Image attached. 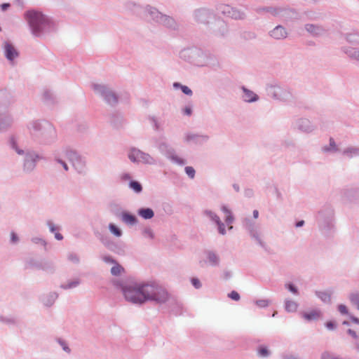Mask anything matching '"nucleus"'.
Listing matches in <instances>:
<instances>
[{"mask_svg": "<svg viewBox=\"0 0 359 359\" xmlns=\"http://www.w3.org/2000/svg\"><path fill=\"white\" fill-rule=\"evenodd\" d=\"M206 214L213 220L215 221L217 225H218V228H219V231L220 233L222 234H224L225 233V228H224V224H222L219 219V217L215 215L213 212H206Z\"/></svg>", "mask_w": 359, "mask_h": 359, "instance_id": "nucleus-7", "label": "nucleus"}, {"mask_svg": "<svg viewBox=\"0 0 359 359\" xmlns=\"http://www.w3.org/2000/svg\"><path fill=\"white\" fill-rule=\"evenodd\" d=\"M60 162L62 163V166H63L64 169H65V170H68V167H67V165L66 164V163L62 162V161H60Z\"/></svg>", "mask_w": 359, "mask_h": 359, "instance_id": "nucleus-41", "label": "nucleus"}, {"mask_svg": "<svg viewBox=\"0 0 359 359\" xmlns=\"http://www.w3.org/2000/svg\"><path fill=\"white\" fill-rule=\"evenodd\" d=\"M104 261L107 263H116L114 259H112L110 257H104L103 258Z\"/></svg>", "mask_w": 359, "mask_h": 359, "instance_id": "nucleus-31", "label": "nucleus"}, {"mask_svg": "<svg viewBox=\"0 0 359 359\" xmlns=\"http://www.w3.org/2000/svg\"><path fill=\"white\" fill-rule=\"evenodd\" d=\"M322 359H338L337 358H335L330 354L325 353L323 355Z\"/></svg>", "mask_w": 359, "mask_h": 359, "instance_id": "nucleus-29", "label": "nucleus"}, {"mask_svg": "<svg viewBox=\"0 0 359 359\" xmlns=\"http://www.w3.org/2000/svg\"><path fill=\"white\" fill-rule=\"evenodd\" d=\"M11 239L13 242H16L18 241V237L14 233H11Z\"/></svg>", "mask_w": 359, "mask_h": 359, "instance_id": "nucleus-38", "label": "nucleus"}, {"mask_svg": "<svg viewBox=\"0 0 359 359\" xmlns=\"http://www.w3.org/2000/svg\"><path fill=\"white\" fill-rule=\"evenodd\" d=\"M124 272V269L116 262L114 263V265L111 269V273L114 276H119Z\"/></svg>", "mask_w": 359, "mask_h": 359, "instance_id": "nucleus-11", "label": "nucleus"}, {"mask_svg": "<svg viewBox=\"0 0 359 359\" xmlns=\"http://www.w3.org/2000/svg\"><path fill=\"white\" fill-rule=\"evenodd\" d=\"M306 29L309 32L318 34V32H316V29L318 30V28H316L313 25H306Z\"/></svg>", "mask_w": 359, "mask_h": 359, "instance_id": "nucleus-26", "label": "nucleus"}, {"mask_svg": "<svg viewBox=\"0 0 359 359\" xmlns=\"http://www.w3.org/2000/svg\"><path fill=\"white\" fill-rule=\"evenodd\" d=\"M232 17L235 18H241L242 17V15L240 13H238L237 14H232Z\"/></svg>", "mask_w": 359, "mask_h": 359, "instance_id": "nucleus-40", "label": "nucleus"}, {"mask_svg": "<svg viewBox=\"0 0 359 359\" xmlns=\"http://www.w3.org/2000/svg\"><path fill=\"white\" fill-rule=\"evenodd\" d=\"M9 6H10L9 4H3L1 5V8H2L3 11H5Z\"/></svg>", "mask_w": 359, "mask_h": 359, "instance_id": "nucleus-39", "label": "nucleus"}, {"mask_svg": "<svg viewBox=\"0 0 359 359\" xmlns=\"http://www.w3.org/2000/svg\"><path fill=\"white\" fill-rule=\"evenodd\" d=\"M55 237L57 240H62L63 238L62 236L59 233H55Z\"/></svg>", "mask_w": 359, "mask_h": 359, "instance_id": "nucleus-37", "label": "nucleus"}, {"mask_svg": "<svg viewBox=\"0 0 359 359\" xmlns=\"http://www.w3.org/2000/svg\"><path fill=\"white\" fill-rule=\"evenodd\" d=\"M63 348H64V350H65V351H67V352H69V348H68V347H67V346H63Z\"/></svg>", "mask_w": 359, "mask_h": 359, "instance_id": "nucleus-47", "label": "nucleus"}, {"mask_svg": "<svg viewBox=\"0 0 359 359\" xmlns=\"http://www.w3.org/2000/svg\"><path fill=\"white\" fill-rule=\"evenodd\" d=\"M105 100L109 103V104H112L114 102H117V98L115 96V95L111 92L108 93L106 95H105Z\"/></svg>", "mask_w": 359, "mask_h": 359, "instance_id": "nucleus-17", "label": "nucleus"}, {"mask_svg": "<svg viewBox=\"0 0 359 359\" xmlns=\"http://www.w3.org/2000/svg\"><path fill=\"white\" fill-rule=\"evenodd\" d=\"M50 229L51 231H54L55 230V228L53 225L50 226Z\"/></svg>", "mask_w": 359, "mask_h": 359, "instance_id": "nucleus-46", "label": "nucleus"}, {"mask_svg": "<svg viewBox=\"0 0 359 359\" xmlns=\"http://www.w3.org/2000/svg\"><path fill=\"white\" fill-rule=\"evenodd\" d=\"M4 50L6 57L9 60H13L14 58L18 57V53L15 49L13 46L9 43L6 42L4 44Z\"/></svg>", "mask_w": 359, "mask_h": 359, "instance_id": "nucleus-5", "label": "nucleus"}, {"mask_svg": "<svg viewBox=\"0 0 359 359\" xmlns=\"http://www.w3.org/2000/svg\"><path fill=\"white\" fill-rule=\"evenodd\" d=\"M271 36L276 39H284L287 36V32L282 26H277L271 32Z\"/></svg>", "mask_w": 359, "mask_h": 359, "instance_id": "nucleus-6", "label": "nucleus"}, {"mask_svg": "<svg viewBox=\"0 0 359 359\" xmlns=\"http://www.w3.org/2000/svg\"><path fill=\"white\" fill-rule=\"evenodd\" d=\"M123 220L126 223L134 224L136 221V219L133 215L124 214L123 215Z\"/></svg>", "mask_w": 359, "mask_h": 359, "instance_id": "nucleus-15", "label": "nucleus"}, {"mask_svg": "<svg viewBox=\"0 0 359 359\" xmlns=\"http://www.w3.org/2000/svg\"><path fill=\"white\" fill-rule=\"evenodd\" d=\"M222 211L225 213L226 215V222L229 224H231L233 219L231 215V212L226 208V207L224 206L222 207Z\"/></svg>", "mask_w": 359, "mask_h": 359, "instance_id": "nucleus-12", "label": "nucleus"}, {"mask_svg": "<svg viewBox=\"0 0 359 359\" xmlns=\"http://www.w3.org/2000/svg\"><path fill=\"white\" fill-rule=\"evenodd\" d=\"M351 301L353 304H355L359 309V294H353L351 296Z\"/></svg>", "mask_w": 359, "mask_h": 359, "instance_id": "nucleus-21", "label": "nucleus"}, {"mask_svg": "<svg viewBox=\"0 0 359 359\" xmlns=\"http://www.w3.org/2000/svg\"><path fill=\"white\" fill-rule=\"evenodd\" d=\"M258 354L261 357H267L269 355V351L266 346H261L258 348Z\"/></svg>", "mask_w": 359, "mask_h": 359, "instance_id": "nucleus-16", "label": "nucleus"}, {"mask_svg": "<svg viewBox=\"0 0 359 359\" xmlns=\"http://www.w3.org/2000/svg\"><path fill=\"white\" fill-rule=\"evenodd\" d=\"M326 327L330 330H332L334 327V325L332 322H327L326 323Z\"/></svg>", "mask_w": 359, "mask_h": 359, "instance_id": "nucleus-34", "label": "nucleus"}, {"mask_svg": "<svg viewBox=\"0 0 359 359\" xmlns=\"http://www.w3.org/2000/svg\"><path fill=\"white\" fill-rule=\"evenodd\" d=\"M287 288L293 293L294 294H297V289L294 287V286L292 284H288L287 285Z\"/></svg>", "mask_w": 359, "mask_h": 359, "instance_id": "nucleus-30", "label": "nucleus"}, {"mask_svg": "<svg viewBox=\"0 0 359 359\" xmlns=\"http://www.w3.org/2000/svg\"><path fill=\"white\" fill-rule=\"evenodd\" d=\"M144 233L146 236L150 237V238H153V233L150 231V230H147L144 231Z\"/></svg>", "mask_w": 359, "mask_h": 359, "instance_id": "nucleus-35", "label": "nucleus"}, {"mask_svg": "<svg viewBox=\"0 0 359 359\" xmlns=\"http://www.w3.org/2000/svg\"><path fill=\"white\" fill-rule=\"evenodd\" d=\"M185 172L187 174V175L191 177L194 178L195 176V170L193 167L187 166L185 168Z\"/></svg>", "mask_w": 359, "mask_h": 359, "instance_id": "nucleus-20", "label": "nucleus"}, {"mask_svg": "<svg viewBox=\"0 0 359 359\" xmlns=\"http://www.w3.org/2000/svg\"><path fill=\"white\" fill-rule=\"evenodd\" d=\"M348 332L349 334L351 336H352L353 338H356L357 337L355 332L353 331L352 330H348Z\"/></svg>", "mask_w": 359, "mask_h": 359, "instance_id": "nucleus-36", "label": "nucleus"}, {"mask_svg": "<svg viewBox=\"0 0 359 359\" xmlns=\"http://www.w3.org/2000/svg\"><path fill=\"white\" fill-rule=\"evenodd\" d=\"M179 86V84H178V83H175V84H174V86H175V87H176V86Z\"/></svg>", "mask_w": 359, "mask_h": 359, "instance_id": "nucleus-49", "label": "nucleus"}, {"mask_svg": "<svg viewBox=\"0 0 359 359\" xmlns=\"http://www.w3.org/2000/svg\"><path fill=\"white\" fill-rule=\"evenodd\" d=\"M17 151H18V154H20L22 153L21 151H18V150H17Z\"/></svg>", "mask_w": 359, "mask_h": 359, "instance_id": "nucleus-50", "label": "nucleus"}, {"mask_svg": "<svg viewBox=\"0 0 359 359\" xmlns=\"http://www.w3.org/2000/svg\"><path fill=\"white\" fill-rule=\"evenodd\" d=\"M109 228L112 233H114L116 236H121V231L116 227L114 224H110L109 225Z\"/></svg>", "mask_w": 359, "mask_h": 359, "instance_id": "nucleus-18", "label": "nucleus"}, {"mask_svg": "<svg viewBox=\"0 0 359 359\" xmlns=\"http://www.w3.org/2000/svg\"><path fill=\"white\" fill-rule=\"evenodd\" d=\"M285 359H297L296 358H294V356H292V355H290V356H287L285 358Z\"/></svg>", "mask_w": 359, "mask_h": 359, "instance_id": "nucleus-45", "label": "nucleus"}, {"mask_svg": "<svg viewBox=\"0 0 359 359\" xmlns=\"http://www.w3.org/2000/svg\"><path fill=\"white\" fill-rule=\"evenodd\" d=\"M256 304L259 306V307H265L266 306H268L269 304V302L267 300H265V299H260V300H257L256 302Z\"/></svg>", "mask_w": 359, "mask_h": 359, "instance_id": "nucleus-24", "label": "nucleus"}, {"mask_svg": "<svg viewBox=\"0 0 359 359\" xmlns=\"http://www.w3.org/2000/svg\"><path fill=\"white\" fill-rule=\"evenodd\" d=\"M181 89H182V92L186 95H190L192 94L191 90L186 86H182Z\"/></svg>", "mask_w": 359, "mask_h": 359, "instance_id": "nucleus-25", "label": "nucleus"}, {"mask_svg": "<svg viewBox=\"0 0 359 359\" xmlns=\"http://www.w3.org/2000/svg\"><path fill=\"white\" fill-rule=\"evenodd\" d=\"M67 158L72 162L76 169H81L82 168V162L78 155L74 151H69L67 153Z\"/></svg>", "mask_w": 359, "mask_h": 359, "instance_id": "nucleus-4", "label": "nucleus"}, {"mask_svg": "<svg viewBox=\"0 0 359 359\" xmlns=\"http://www.w3.org/2000/svg\"><path fill=\"white\" fill-rule=\"evenodd\" d=\"M229 297L233 300L238 301L240 299V295L236 291H232L228 294Z\"/></svg>", "mask_w": 359, "mask_h": 359, "instance_id": "nucleus-23", "label": "nucleus"}, {"mask_svg": "<svg viewBox=\"0 0 359 359\" xmlns=\"http://www.w3.org/2000/svg\"><path fill=\"white\" fill-rule=\"evenodd\" d=\"M318 296L324 302H329L330 300V295L326 292H318Z\"/></svg>", "mask_w": 359, "mask_h": 359, "instance_id": "nucleus-22", "label": "nucleus"}, {"mask_svg": "<svg viewBox=\"0 0 359 359\" xmlns=\"http://www.w3.org/2000/svg\"><path fill=\"white\" fill-rule=\"evenodd\" d=\"M244 99L246 102H254L257 100V96L252 91L248 90L243 88Z\"/></svg>", "mask_w": 359, "mask_h": 359, "instance_id": "nucleus-10", "label": "nucleus"}, {"mask_svg": "<svg viewBox=\"0 0 359 359\" xmlns=\"http://www.w3.org/2000/svg\"><path fill=\"white\" fill-rule=\"evenodd\" d=\"M172 159L179 164H184V161L182 158H180L178 157H172Z\"/></svg>", "mask_w": 359, "mask_h": 359, "instance_id": "nucleus-32", "label": "nucleus"}, {"mask_svg": "<svg viewBox=\"0 0 359 359\" xmlns=\"http://www.w3.org/2000/svg\"><path fill=\"white\" fill-rule=\"evenodd\" d=\"M351 320L353 322L358 323L359 324V319L355 317L351 318Z\"/></svg>", "mask_w": 359, "mask_h": 359, "instance_id": "nucleus-44", "label": "nucleus"}, {"mask_svg": "<svg viewBox=\"0 0 359 359\" xmlns=\"http://www.w3.org/2000/svg\"><path fill=\"white\" fill-rule=\"evenodd\" d=\"M122 291L128 302L138 304L148 301L164 302L168 297L163 287L154 284L130 283L122 287Z\"/></svg>", "mask_w": 359, "mask_h": 359, "instance_id": "nucleus-1", "label": "nucleus"}, {"mask_svg": "<svg viewBox=\"0 0 359 359\" xmlns=\"http://www.w3.org/2000/svg\"><path fill=\"white\" fill-rule=\"evenodd\" d=\"M330 145L331 146H334V142L332 140H331V142H330Z\"/></svg>", "mask_w": 359, "mask_h": 359, "instance_id": "nucleus-48", "label": "nucleus"}, {"mask_svg": "<svg viewBox=\"0 0 359 359\" xmlns=\"http://www.w3.org/2000/svg\"><path fill=\"white\" fill-rule=\"evenodd\" d=\"M258 215H259V212H258V211H257V210H254V211H253V216H254V217H255V218H257V217H258Z\"/></svg>", "mask_w": 359, "mask_h": 359, "instance_id": "nucleus-42", "label": "nucleus"}, {"mask_svg": "<svg viewBox=\"0 0 359 359\" xmlns=\"http://www.w3.org/2000/svg\"><path fill=\"white\" fill-rule=\"evenodd\" d=\"M339 311L342 314H347L348 310L345 305L341 304L338 307Z\"/></svg>", "mask_w": 359, "mask_h": 359, "instance_id": "nucleus-27", "label": "nucleus"}, {"mask_svg": "<svg viewBox=\"0 0 359 359\" xmlns=\"http://www.w3.org/2000/svg\"><path fill=\"white\" fill-rule=\"evenodd\" d=\"M130 187L137 193L140 192L142 189V185L138 182L136 181L130 182Z\"/></svg>", "mask_w": 359, "mask_h": 359, "instance_id": "nucleus-13", "label": "nucleus"}, {"mask_svg": "<svg viewBox=\"0 0 359 359\" xmlns=\"http://www.w3.org/2000/svg\"><path fill=\"white\" fill-rule=\"evenodd\" d=\"M208 258L210 264H216L218 262L217 256L213 253H208Z\"/></svg>", "mask_w": 359, "mask_h": 359, "instance_id": "nucleus-19", "label": "nucleus"}, {"mask_svg": "<svg viewBox=\"0 0 359 359\" xmlns=\"http://www.w3.org/2000/svg\"><path fill=\"white\" fill-rule=\"evenodd\" d=\"M191 283L196 288H199L201 286V284L199 280L197 278H192Z\"/></svg>", "mask_w": 359, "mask_h": 359, "instance_id": "nucleus-28", "label": "nucleus"}, {"mask_svg": "<svg viewBox=\"0 0 359 359\" xmlns=\"http://www.w3.org/2000/svg\"><path fill=\"white\" fill-rule=\"evenodd\" d=\"M129 159L133 163H142L146 164H151L154 163L153 158L139 149H131L128 154Z\"/></svg>", "mask_w": 359, "mask_h": 359, "instance_id": "nucleus-3", "label": "nucleus"}, {"mask_svg": "<svg viewBox=\"0 0 359 359\" xmlns=\"http://www.w3.org/2000/svg\"><path fill=\"white\" fill-rule=\"evenodd\" d=\"M184 112L185 114L189 116L191 114V109L190 107H186L184 109Z\"/></svg>", "mask_w": 359, "mask_h": 359, "instance_id": "nucleus-33", "label": "nucleus"}, {"mask_svg": "<svg viewBox=\"0 0 359 359\" xmlns=\"http://www.w3.org/2000/svg\"><path fill=\"white\" fill-rule=\"evenodd\" d=\"M138 214L144 219H151L154 217V211L150 208H142L139 210Z\"/></svg>", "mask_w": 359, "mask_h": 359, "instance_id": "nucleus-9", "label": "nucleus"}, {"mask_svg": "<svg viewBox=\"0 0 359 359\" xmlns=\"http://www.w3.org/2000/svg\"><path fill=\"white\" fill-rule=\"evenodd\" d=\"M285 308L288 311H294L297 308V304L293 301H287L285 304Z\"/></svg>", "mask_w": 359, "mask_h": 359, "instance_id": "nucleus-14", "label": "nucleus"}, {"mask_svg": "<svg viewBox=\"0 0 359 359\" xmlns=\"http://www.w3.org/2000/svg\"><path fill=\"white\" fill-rule=\"evenodd\" d=\"M304 223V221H300V222L297 223L296 226L297 227H300V226H303Z\"/></svg>", "mask_w": 359, "mask_h": 359, "instance_id": "nucleus-43", "label": "nucleus"}, {"mask_svg": "<svg viewBox=\"0 0 359 359\" xmlns=\"http://www.w3.org/2000/svg\"><path fill=\"white\" fill-rule=\"evenodd\" d=\"M303 317L306 320H315L318 319L320 317V313L317 310H312L309 312H306L303 313Z\"/></svg>", "mask_w": 359, "mask_h": 359, "instance_id": "nucleus-8", "label": "nucleus"}, {"mask_svg": "<svg viewBox=\"0 0 359 359\" xmlns=\"http://www.w3.org/2000/svg\"><path fill=\"white\" fill-rule=\"evenodd\" d=\"M26 18L33 34L39 36L51 27V22L41 13L34 11H28Z\"/></svg>", "mask_w": 359, "mask_h": 359, "instance_id": "nucleus-2", "label": "nucleus"}]
</instances>
